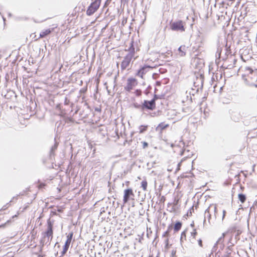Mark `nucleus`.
Masks as SVG:
<instances>
[{
	"mask_svg": "<svg viewBox=\"0 0 257 257\" xmlns=\"http://www.w3.org/2000/svg\"><path fill=\"white\" fill-rule=\"evenodd\" d=\"M243 80L248 84L257 86V65L253 63L251 67H242L239 70Z\"/></svg>",
	"mask_w": 257,
	"mask_h": 257,
	"instance_id": "obj_1",
	"label": "nucleus"
},
{
	"mask_svg": "<svg viewBox=\"0 0 257 257\" xmlns=\"http://www.w3.org/2000/svg\"><path fill=\"white\" fill-rule=\"evenodd\" d=\"M134 42L132 41L130 44V47L127 50L128 53L125 56L123 60L122 61L120 67L122 70L126 69L130 65V63L133 59L135 60L139 57V56L136 55L135 49L133 45Z\"/></svg>",
	"mask_w": 257,
	"mask_h": 257,
	"instance_id": "obj_2",
	"label": "nucleus"
},
{
	"mask_svg": "<svg viewBox=\"0 0 257 257\" xmlns=\"http://www.w3.org/2000/svg\"><path fill=\"white\" fill-rule=\"evenodd\" d=\"M182 196L183 194L181 191H177L175 192L173 202L168 204V207H171V209L169 210L170 212H175L178 210Z\"/></svg>",
	"mask_w": 257,
	"mask_h": 257,
	"instance_id": "obj_3",
	"label": "nucleus"
},
{
	"mask_svg": "<svg viewBox=\"0 0 257 257\" xmlns=\"http://www.w3.org/2000/svg\"><path fill=\"white\" fill-rule=\"evenodd\" d=\"M154 67L148 65H144L141 66L139 70H138L136 73V76H138L143 79L145 78V76L152 70Z\"/></svg>",
	"mask_w": 257,
	"mask_h": 257,
	"instance_id": "obj_4",
	"label": "nucleus"
},
{
	"mask_svg": "<svg viewBox=\"0 0 257 257\" xmlns=\"http://www.w3.org/2000/svg\"><path fill=\"white\" fill-rule=\"evenodd\" d=\"M138 81L136 78L130 77L126 80L124 89L127 92H130L138 85Z\"/></svg>",
	"mask_w": 257,
	"mask_h": 257,
	"instance_id": "obj_5",
	"label": "nucleus"
},
{
	"mask_svg": "<svg viewBox=\"0 0 257 257\" xmlns=\"http://www.w3.org/2000/svg\"><path fill=\"white\" fill-rule=\"evenodd\" d=\"M101 3V0H94L88 7L87 10V14L88 15H93L99 8Z\"/></svg>",
	"mask_w": 257,
	"mask_h": 257,
	"instance_id": "obj_6",
	"label": "nucleus"
},
{
	"mask_svg": "<svg viewBox=\"0 0 257 257\" xmlns=\"http://www.w3.org/2000/svg\"><path fill=\"white\" fill-rule=\"evenodd\" d=\"M135 194L132 188H127L123 191V203L125 204L130 200H134Z\"/></svg>",
	"mask_w": 257,
	"mask_h": 257,
	"instance_id": "obj_7",
	"label": "nucleus"
},
{
	"mask_svg": "<svg viewBox=\"0 0 257 257\" xmlns=\"http://www.w3.org/2000/svg\"><path fill=\"white\" fill-rule=\"evenodd\" d=\"M73 232H70L67 236V239H66L65 244L63 247V250H62V253H61L62 256L64 255L67 251V250L69 247L70 244L71 242V241H72V239L73 238Z\"/></svg>",
	"mask_w": 257,
	"mask_h": 257,
	"instance_id": "obj_8",
	"label": "nucleus"
},
{
	"mask_svg": "<svg viewBox=\"0 0 257 257\" xmlns=\"http://www.w3.org/2000/svg\"><path fill=\"white\" fill-rule=\"evenodd\" d=\"M171 29L174 31H184L185 28L182 21H178L171 24Z\"/></svg>",
	"mask_w": 257,
	"mask_h": 257,
	"instance_id": "obj_9",
	"label": "nucleus"
},
{
	"mask_svg": "<svg viewBox=\"0 0 257 257\" xmlns=\"http://www.w3.org/2000/svg\"><path fill=\"white\" fill-rule=\"evenodd\" d=\"M47 224H48L47 230L44 233L45 236L47 237L48 238L50 237L51 239L53 237V223L50 221H48L47 222Z\"/></svg>",
	"mask_w": 257,
	"mask_h": 257,
	"instance_id": "obj_10",
	"label": "nucleus"
},
{
	"mask_svg": "<svg viewBox=\"0 0 257 257\" xmlns=\"http://www.w3.org/2000/svg\"><path fill=\"white\" fill-rule=\"evenodd\" d=\"M143 105L145 107L153 110L156 107L155 100V99H152L151 101L145 100L143 103Z\"/></svg>",
	"mask_w": 257,
	"mask_h": 257,
	"instance_id": "obj_11",
	"label": "nucleus"
},
{
	"mask_svg": "<svg viewBox=\"0 0 257 257\" xmlns=\"http://www.w3.org/2000/svg\"><path fill=\"white\" fill-rule=\"evenodd\" d=\"M169 126V124H166L165 122H161L159 123V125L157 126L156 130L157 131H159L160 133H162L163 130L167 128Z\"/></svg>",
	"mask_w": 257,
	"mask_h": 257,
	"instance_id": "obj_12",
	"label": "nucleus"
},
{
	"mask_svg": "<svg viewBox=\"0 0 257 257\" xmlns=\"http://www.w3.org/2000/svg\"><path fill=\"white\" fill-rule=\"evenodd\" d=\"M54 30V28L48 29L41 32L40 34V38H43L47 37Z\"/></svg>",
	"mask_w": 257,
	"mask_h": 257,
	"instance_id": "obj_13",
	"label": "nucleus"
},
{
	"mask_svg": "<svg viewBox=\"0 0 257 257\" xmlns=\"http://www.w3.org/2000/svg\"><path fill=\"white\" fill-rule=\"evenodd\" d=\"M182 226V223L180 221H177L174 225L173 229L174 232H176L179 231Z\"/></svg>",
	"mask_w": 257,
	"mask_h": 257,
	"instance_id": "obj_14",
	"label": "nucleus"
},
{
	"mask_svg": "<svg viewBox=\"0 0 257 257\" xmlns=\"http://www.w3.org/2000/svg\"><path fill=\"white\" fill-rule=\"evenodd\" d=\"M197 233V229L196 228L193 229L192 231L190 232V236L189 239L190 242H192V240L195 239Z\"/></svg>",
	"mask_w": 257,
	"mask_h": 257,
	"instance_id": "obj_15",
	"label": "nucleus"
},
{
	"mask_svg": "<svg viewBox=\"0 0 257 257\" xmlns=\"http://www.w3.org/2000/svg\"><path fill=\"white\" fill-rule=\"evenodd\" d=\"M187 231V229H185L182 232L181 234L180 237V241L181 242H183L187 240V236L186 233Z\"/></svg>",
	"mask_w": 257,
	"mask_h": 257,
	"instance_id": "obj_16",
	"label": "nucleus"
},
{
	"mask_svg": "<svg viewBox=\"0 0 257 257\" xmlns=\"http://www.w3.org/2000/svg\"><path fill=\"white\" fill-rule=\"evenodd\" d=\"M178 50L179 51V55L181 56H184L185 55L186 51V48L185 46H184V45L181 46L179 47Z\"/></svg>",
	"mask_w": 257,
	"mask_h": 257,
	"instance_id": "obj_17",
	"label": "nucleus"
},
{
	"mask_svg": "<svg viewBox=\"0 0 257 257\" xmlns=\"http://www.w3.org/2000/svg\"><path fill=\"white\" fill-rule=\"evenodd\" d=\"M148 182L146 179H145L141 182V187L142 188L144 191H146L147 190Z\"/></svg>",
	"mask_w": 257,
	"mask_h": 257,
	"instance_id": "obj_18",
	"label": "nucleus"
},
{
	"mask_svg": "<svg viewBox=\"0 0 257 257\" xmlns=\"http://www.w3.org/2000/svg\"><path fill=\"white\" fill-rule=\"evenodd\" d=\"M148 127H149V126L148 125H142L140 126L139 127V133L142 134V133H144L148 130Z\"/></svg>",
	"mask_w": 257,
	"mask_h": 257,
	"instance_id": "obj_19",
	"label": "nucleus"
},
{
	"mask_svg": "<svg viewBox=\"0 0 257 257\" xmlns=\"http://www.w3.org/2000/svg\"><path fill=\"white\" fill-rule=\"evenodd\" d=\"M238 198L241 203H244L246 199V196L243 194H239L238 195Z\"/></svg>",
	"mask_w": 257,
	"mask_h": 257,
	"instance_id": "obj_20",
	"label": "nucleus"
},
{
	"mask_svg": "<svg viewBox=\"0 0 257 257\" xmlns=\"http://www.w3.org/2000/svg\"><path fill=\"white\" fill-rule=\"evenodd\" d=\"M134 93L135 95L137 96H140L142 95V91L140 89H136L134 92Z\"/></svg>",
	"mask_w": 257,
	"mask_h": 257,
	"instance_id": "obj_21",
	"label": "nucleus"
},
{
	"mask_svg": "<svg viewBox=\"0 0 257 257\" xmlns=\"http://www.w3.org/2000/svg\"><path fill=\"white\" fill-rule=\"evenodd\" d=\"M46 186V184H45L44 183H39V185L38 186V188L39 189H41L44 188Z\"/></svg>",
	"mask_w": 257,
	"mask_h": 257,
	"instance_id": "obj_22",
	"label": "nucleus"
},
{
	"mask_svg": "<svg viewBox=\"0 0 257 257\" xmlns=\"http://www.w3.org/2000/svg\"><path fill=\"white\" fill-rule=\"evenodd\" d=\"M163 237H168L169 236V231L168 230L166 231L162 235Z\"/></svg>",
	"mask_w": 257,
	"mask_h": 257,
	"instance_id": "obj_23",
	"label": "nucleus"
},
{
	"mask_svg": "<svg viewBox=\"0 0 257 257\" xmlns=\"http://www.w3.org/2000/svg\"><path fill=\"white\" fill-rule=\"evenodd\" d=\"M226 233H225V232H224V233H223L222 234L221 236H220V237L219 238V240L220 241H221V240H224V237H225V236L226 235Z\"/></svg>",
	"mask_w": 257,
	"mask_h": 257,
	"instance_id": "obj_24",
	"label": "nucleus"
},
{
	"mask_svg": "<svg viewBox=\"0 0 257 257\" xmlns=\"http://www.w3.org/2000/svg\"><path fill=\"white\" fill-rule=\"evenodd\" d=\"M143 144V148H146L147 147H148V143L146 142H144L142 143Z\"/></svg>",
	"mask_w": 257,
	"mask_h": 257,
	"instance_id": "obj_25",
	"label": "nucleus"
},
{
	"mask_svg": "<svg viewBox=\"0 0 257 257\" xmlns=\"http://www.w3.org/2000/svg\"><path fill=\"white\" fill-rule=\"evenodd\" d=\"M198 244H199V245L200 247H202V246H203V243H202V239H199L198 240Z\"/></svg>",
	"mask_w": 257,
	"mask_h": 257,
	"instance_id": "obj_26",
	"label": "nucleus"
},
{
	"mask_svg": "<svg viewBox=\"0 0 257 257\" xmlns=\"http://www.w3.org/2000/svg\"><path fill=\"white\" fill-rule=\"evenodd\" d=\"M10 222V220H8V221H7V222L6 223H5L4 224H3L2 225H0V228H1V227H5V226H6V223H9Z\"/></svg>",
	"mask_w": 257,
	"mask_h": 257,
	"instance_id": "obj_27",
	"label": "nucleus"
},
{
	"mask_svg": "<svg viewBox=\"0 0 257 257\" xmlns=\"http://www.w3.org/2000/svg\"><path fill=\"white\" fill-rule=\"evenodd\" d=\"M214 212H215V215L216 216V214H217V207H216V205H215L214 206Z\"/></svg>",
	"mask_w": 257,
	"mask_h": 257,
	"instance_id": "obj_28",
	"label": "nucleus"
},
{
	"mask_svg": "<svg viewBox=\"0 0 257 257\" xmlns=\"http://www.w3.org/2000/svg\"><path fill=\"white\" fill-rule=\"evenodd\" d=\"M182 162V160L178 164V168H177L178 171H179L180 169V166L181 165Z\"/></svg>",
	"mask_w": 257,
	"mask_h": 257,
	"instance_id": "obj_29",
	"label": "nucleus"
},
{
	"mask_svg": "<svg viewBox=\"0 0 257 257\" xmlns=\"http://www.w3.org/2000/svg\"><path fill=\"white\" fill-rule=\"evenodd\" d=\"M225 214H226V211L225 210H223L222 220L224 219V218L225 217Z\"/></svg>",
	"mask_w": 257,
	"mask_h": 257,
	"instance_id": "obj_30",
	"label": "nucleus"
},
{
	"mask_svg": "<svg viewBox=\"0 0 257 257\" xmlns=\"http://www.w3.org/2000/svg\"><path fill=\"white\" fill-rule=\"evenodd\" d=\"M190 226L193 228V229L195 228V224H194V222H192L190 224Z\"/></svg>",
	"mask_w": 257,
	"mask_h": 257,
	"instance_id": "obj_31",
	"label": "nucleus"
},
{
	"mask_svg": "<svg viewBox=\"0 0 257 257\" xmlns=\"http://www.w3.org/2000/svg\"><path fill=\"white\" fill-rule=\"evenodd\" d=\"M28 207H29V206H28V205H27V206H26L25 207H24L23 208V209H22V212H23V211H24L25 210H26Z\"/></svg>",
	"mask_w": 257,
	"mask_h": 257,
	"instance_id": "obj_32",
	"label": "nucleus"
},
{
	"mask_svg": "<svg viewBox=\"0 0 257 257\" xmlns=\"http://www.w3.org/2000/svg\"><path fill=\"white\" fill-rule=\"evenodd\" d=\"M19 214H20L19 212H18L17 214H16V215H15L12 216V218H14L15 217H17Z\"/></svg>",
	"mask_w": 257,
	"mask_h": 257,
	"instance_id": "obj_33",
	"label": "nucleus"
},
{
	"mask_svg": "<svg viewBox=\"0 0 257 257\" xmlns=\"http://www.w3.org/2000/svg\"><path fill=\"white\" fill-rule=\"evenodd\" d=\"M130 182L129 181H127L125 182V184L126 186H128L130 185Z\"/></svg>",
	"mask_w": 257,
	"mask_h": 257,
	"instance_id": "obj_34",
	"label": "nucleus"
},
{
	"mask_svg": "<svg viewBox=\"0 0 257 257\" xmlns=\"http://www.w3.org/2000/svg\"><path fill=\"white\" fill-rule=\"evenodd\" d=\"M202 71L201 69H199L198 71V73H199L200 75L202 74Z\"/></svg>",
	"mask_w": 257,
	"mask_h": 257,
	"instance_id": "obj_35",
	"label": "nucleus"
},
{
	"mask_svg": "<svg viewBox=\"0 0 257 257\" xmlns=\"http://www.w3.org/2000/svg\"><path fill=\"white\" fill-rule=\"evenodd\" d=\"M225 14L226 15H227V12H225Z\"/></svg>",
	"mask_w": 257,
	"mask_h": 257,
	"instance_id": "obj_36",
	"label": "nucleus"
},
{
	"mask_svg": "<svg viewBox=\"0 0 257 257\" xmlns=\"http://www.w3.org/2000/svg\"><path fill=\"white\" fill-rule=\"evenodd\" d=\"M210 218H211V215H209V219H210Z\"/></svg>",
	"mask_w": 257,
	"mask_h": 257,
	"instance_id": "obj_37",
	"label": "nucleus"
},
{
	"mask_svg": "<svg viewBox=\"0 0 257 257\" xmlns=\"http://www.w3.org/2000/svg\"><path fill=\"white\" fill-rule=\"evenodd\" d=\"M168 241H169V239H168V238H167V242H168Z\"/></svg>",
	"mask_w": 257,
	"mask_h": 257,
	"instance_id": "obj_38",
	"label": "nucleus"
}]
</instances>
